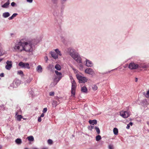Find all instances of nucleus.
Returning <instances> with one entry per match:
<instances>
[{
    "mask_svg": "<svg viewBox=\"0 0 149 149\" xmlns=\"http://www.w3.org/2000/svg\"><path fill=\"white\" fill-rule=\"evenodd\" d=\"M69 54L70 56L78 63H81V58L78 54L75 52L74 49H70Z\"/></svg>",
    "mask_w": 149,
    "mask_h": 149,
    "instance_id": "1",
    "label": "nucleus"
},
{
    "mask_svg": "<svg viewBox=\"0 0 149 149\" xmlns=\"http://www.w3.org/2000/svg\"><path fill=\"white\" fill-rule=\"evenodd\" d=\"M69 54L70 56L78 63H81V58L78 54L75 52L74 49H70Z\"/></svg>",
    "mask_w": 149,
    "mask_h": 149,
    "instance_id": "2",
    "label": "nucleus"
},
{
    "mask_svg": "<svg viewBox=\"0 0 149 149\" xmlns=\"http://www.w3.org/2000/svg\"><path fill=\"white\" fill-rule=\"evenodd\" d=\"M24 43L21 41L18 42L16 43L15 46L13 47L14 50L17 52H21L24 49Z\"/></svg>",
    "mask_w": 149,
    "mask_h": 149,
    "instance_id": "3",
    "label": "nucleus"
},
{
    "mask_svg": "<svg viewBox=\"0 0 149 149\" xmlns=\"http://www.w3.org/2000/svg\"><path fill=\"white\" fill-rule=\"evenodd\" d=\"M24 45H23V50L26 52H31L32 51V43L30 42H23Z\"/></svg>",
    "mask_w": 149,
    "mask_h": 149,
    "instance_id": "4",
    "label": "nucleus"
},
{
    "mask_svg": "<svg viewBox=\"0 0 149 149\" xmlns=\"http://www.w3.org/2000/svg\"><path fill=\"white\" fill-rule=\"evenodd\" d=\"M120 115L123 118H126L129 117L130 113L128 111H122L120 112Z\"/></svg>",
    "mask_w": 149,
    "mask_h": 149,
    "instance_id": "5",
    "label": "nucleus"
},
{
    "mask_svg": "<svg viewBox=\"0 0 149 149\" xmlns=\"http://www.w3.org/2000/svg\"><path fill=\"white\" fill-rule=\"evenodd\" d=\"M77 85L75 82L73 80L72 82L71 94L72 95L74 96L75 94V90Z\"/></svg>",
    "mask_w": 149,
    "mask_h": 149,
    "instance_id": "6",
    "label": "nucleus"
},
{
    "mask_svg": "<svg viewBox=\"0 0 149 149\" xmlns=\"http://www.w3.org/2000/svg\"><path fill=\"white\" fill-rule=\"evenodd\" d=\"M77 79L79 80L80 83H84L87 81V79L85 77H83L81 75H77Z\"/></svg>",
    "mask_w": 149,
    "mask_h": 149,
    "instance_id": "7",
    "label": "nucleus"
},
{
    "mask_svg": "<svg viewBox=\"0 0 149 149\" xmlns=\"http://www.w3.org/2000/svg\"><path fill=\"white\" fill-rule=\"evenodd\" d=\"M139 67L138 64L134 63V62H132L129 64L128 68L131 70H134L137 69Z\"/></svg>",
    "mask_w": 149,
    "mask_h": 149,
    "instance_id": "8",
    "label": "nucleus"
},
{
    "mask_svg": "<svg viewBox=\"0 0 149 149\" xmlns=\"http://www.w3.org/2000/svg\"><path fill=\"white\" fill-rule=\"evenodd\" d=\"M18 65L22 68H26L28 69L30 68L29 64L27 63H24L22 62H20L19 63Z\"/></svg>",
    "mask_w": 149,
    "mask_h": 149,
    "instance_id": "9",
    "label": "nucleus"
},
{
    "mask_svg": "<svg viewBox=\"0 0 149 149\" xmlns=\"http://www.w3.org/2000/svg\"><path fill=\"white\" fill-rule=\"evenodd\" d=\"M6 65L5 66L6 69L10 70L12 67V62L10 61H7L6 62Z\"/></svg>",
    "mask_w": 149,
    "mask_h": 149,
    "instance_id": "10",
    "label": "nucleus"
},
{
    "mask_svg": "<svg viewBox=\"0 0 149 149\" xmlns=\"http://www.w3.org/2000/svg\"><path fill=\"white\" fill-rule=\"evenodd\" d=\"M55 73H56V74L57 75V76H58V81L56 83H54V86H55V85L57 83H58V82L62 78V73H61L60 72H58V71H57V70H55Z\"/></svg>",
    "mask_w": 149,
    "mask_h": 149,
    "instance_id": "11",
    "label": "nucleus"
},
{
    "mask_svg": "<svg viewBox=\"0 0 149 149\" xmlns=\"http://www.w3.org/2000/svg\"><path fill=\"white\" fill-rule=\"evenodd\" d=\"M85 72L91 75H92L95 74V72L91 68H88L85 70Z\"/></svg>",
    "mask_w": 149,
    "mask_h": 149,
    "instance_id": "12",
    "label": "nucleus"
},
{
    "mask_svg": "<svg viewBox=\"0 0 149 149\" xmlns=\"http://www.w3.org/2000/svg\"><path fill=\"white\" fill-rule=\"evenodd\" d=\"M10 4L9 0H8L7 2L4 3L3 5L1 6L3 8H7L8 7V5Z\"/></svg>",
    "mask_w": 149,
    "mask_h": 149,
    "instance_id": "13",
    "label": "nucleus"
},
{
    "mask_svg": "<svg viewBox=\"0 0 149 149\" xmlns=\"http://www.w3.org/2000/svg\"><path fill=\"white\" fill-rule=\"evenodd\" d=\"M86 65L88 67H91L93 65L92 62L88 60H86Z\"/></svg>",
    "mask_w": 149,
    "mask_h": 149,
    "instance_id": "14",
    "label": "nucleus"
},
{
    "mask_svg": "<svg viewBox=\"0 0 149 149\" xmlns=\"http://www.w3.org/2000/svg\"><path fill=\"white\" fill-rule=\"evenodd\" d=\"M89 123L93 125L95 124H96L97 122V120H90L89 121Z\"/></svg>",
    "mask_w": 149,
    "mask_h": 149,
    "instance_id": "15",
    "label": "nucleus"
},
{
    "mask_svg": "<svg viewBox=\"0 0 149 149\" xmlns=\"http://www.w3.org/2000/svg\"><path fill=\"white\" fill-rule=\"evenodd\" d=\"M51 55L52 57L54 59H56L58 58V54L54 52H51Z\"/></svg>",
    "mask_w": 149,
    "mask_h": 149,
    "instance_id": "16",
    "label": "nucleus"
},
{
    "mask_svg": "<svg viewBox=\"0 0 149 149\" xmlns=\"http://www.w3.org/2000/svg\"><path fill=\"white\" fill-rule=\"evenodd\" d=\"M81 91L82 92L87 93V89L85 86L81 87Z\"/></svg>",
    "mask_w": 149,
    "mask_h": 149,
    "instance_id": "17",
    "label": "nucleus"
},
{
    "mask_svg": "<svg viewBox=\"0 0 149 149\" xmlns=\"http://www.w3.org/2000/svg\"><path fill=\"white\" fill-rule=\"evenodd\" d=\"M10 14L8 12H5L3 14V17L4 18H6L9 17Z\"/></svg>",
    "mask_w": 149,
    "mask_h": 149,
    "instance_id": "18",
    "label": "nucleus"
},
{
    "mask_svg": "<svg viewBox=\"0 0 149 149\" xmlns=\"http://www.w3.org/2000/svg\"><path fill=\"white\" fill-rule=\"evenodd\" d=\"M55 68L57 70H60L61 68V66L58 64H57L55 65Z\"/></svg>",
    "mask_w": 149,
    "mask_h": 149,
    "instance_id": "19",
    "label": "nucleus"
},
{
    "mask_svg": "<svg viewBox=\"0 0 149 149\" xmlns=\"http://www.w3.org/2000/svg\"><path fill=\"white\" fill-rule=\"evenodd\" d=\"M52 104L53 107H55L56 106L57 104V102L56 101L54 100L52 102Z\"/></svg>",
    "mask_w": 149,
    "mask_h": 149,
    "instance_id": "20",
    "label": "nucleus"
},
{
    "mask_svg": "<svg viewBox=\"0 0 149 149\" xmlns=\"http://www.w3.org/2000/svg\"><path fill=\"white\" fill-rule=\"evenodd\" d=\"M113 132L114 134L115 135H117L118 133V129L116 128H114L113 129Z\"/></svg>",
    "mask_w": 149,
    "mask_h": 149,
    "instance_id": "21",
    "label": "nucleus"
},
{
    "mask_svg": "<svg viewBox=\"0 0 149 149\" xmlns=\"http://www.w3.org/2000/svg\"><path fill=\"white\" fill-rule=\"evenodd\" d=\"M42 67L40 65L38 66L37 70L39 72H42Z\"/></svg>",
    "mask_w": 149,
    "mask_h": 149,
    "instance_id": "22",
    "label": "nucleus"
},
{
    "mask_svg": "<svg viewBox=\"0 0 149 149\" xmlns=\"http://www.w3.org/2000/svg\"><path fill=\"white\" fill-rule=\"evenodd\" d=\"M15 142L18 144H20L22 143L21 139H17L15 140Z\"/></svg>",
    "mask_w": 149,
    "mask_h": 149,
    "instance_id": "23",
    "label": "nucleus"
},
{
    "mask_svg": "<svg viewBox=\"0 0 149 149\" xmlns=\"http://www.w3.org/2000/svg\"><path fill=\"white\" fill-rule=\"evenodd\" d=\"M5 51L2 49H0V56L3 55L5 54Z\"/></svg>",
    "mask_w": 149,
    "mask_h": 149,
    "instance_id": "24",
    "label": "nucleus"
},
{
    "mask_svg": "<svg viewBox=\"0 0 149 149\" xmlns=\"http://www.w3.org/2000/svg\"><path fill=\"white\" fill-rule=\"evenodd\" d=\"M27 139L29 141H33L34 140V138L33 136H30L27 137Z\"/></svg>",
    "mask_w": 149,
    "mask_h": 149,
    "instance_id": "25",
    "label": "nucleus"
},
{
    "mask_svg": "<svg viewBox=\"0 0 149 149\" xmlns=\"http://www.w3.org/2000/svg\"><path fill=\"white\" fill-rule=\"evenodd\" d=\"M22 118V116L21 115H19L17 116V119L18 121H21Z\"/></svg>",
    "mask_w": 149,
    "mask_h": 149,
    "instance_id": "26",
    "label": "nucleus"
},
{
    "mask_svg": "<svg viewBox=\"0 0 149 149\" xmlns=\"http://www.w3.org/2000/svg\"><path fill=\"white\" fill-rule=\"evenodd\" d=\"M55 51L56 52V53L58 55V54L59 55L61 56V53L59 51V49H55Z\"/></svg>",
    "mask_w": 149,
    "mask_h": 149,
    "instance_id": "27",
    "label": "nucleus"
},
{
    "mask_svg": "<svg viewBox=\"0 0 149 149\" xmlns=\"http://www.w3.org/2000/svg\"><path fill=\"white\" fill-rule=\"evenodd\" d=\"M101 139V136L100 135H98L96 137V140L97 141H99Z\"/></svg>",
    "mask_w": 149,
    "mask_h": 149,
    "instance_id": "28",
    "label": "nucleus"
},
{
    "mask_svg": "<svg viewBox=\"0 0 149 149\" xmlns=\"http://www.w3.org/2000/svg\"><path fill=\"white\" fill-rule=\"evenodd\" d=\"M95 129L96 130V132L97 133V134H99L100 133V131L99 128L97 127H95Z\"/></svg>",
    "mask_w": 149,
    "mask_h": 149,
    "instance_id": "29",
    "label": "nucleus"
},
{
    "mask_svg": "<svg viewBox=\"0 0 149 149\" xmlns=\"http://www.w3.org/2000/svg\"><path fill=\"white\" fill-rule=\"evenodd\" d=\"M141 67L143 68L146 69L148 68V65L145 64H143L141 66Z\"/></svg>",
    "mask_w": 149,
    "mask_h": 149,
    "instance_id": "30",
    "label": "nucleus"
},
{
    "mask_svg": "<svg viewBox=\"0 0 149 149\" xmlns=\"http://www.w3.org/2000/svg\"><path fill=\"white\" fill-rule=\"evenodd\" d=\"M97 87L96 85H94L92 87V88L93 90L96 91L97 89Z\"/></svg>",
    "mask_w": 149,
    "mask_h": 149,
    "instance_id": "31",
    "label": "nucleus"
},
{
    "mask_svg": "<svg viewBox=\"0 0 149 149\" xmlns=\"http://www.w3.org/2000/svg\"><path fill=\"white\" fill-rule=\"evenodd\" d=\"M145 96L146 98L149 97V90L147 91V93L145 95Z\"/></svg>",
    "mask_w": 149,
    "mask_h": 149,
    "instance_id": "32",
    "label": "nucleus"
},
{
    "mask_svg": "<svg viewBox=\"0 0 149 149\" xmlns=\"http://www.w3.org/2000/svg\"><path fill=\"white\" fill-rule=\"evenodd\" d=\"M48 143L50 144H52L53 143V142L51 139H49L48 140Z\"/></svg>",
    "mask_w": 149,
    "mask_h": 149,
    "instance_id": "33",
    "label": "nucleus"
},
{
    "mask_svg": "<svg viewBox=\"0 0 149 149\" xmlns=\"http://www.w3.org/2000/svg\"><path fill=\"white\" fill-rule=\"evenodd\" d=\"M18 74L23 75V72L21 70H19L17 72Z\"/></svg>",
    "mask_w": 149,
    "mask_h": 149,
    "instance_id": "34",
    "label": "nucleus"
},
{
    "mask_svg": "<svg viewBox=\"0 0 149 149\" xmlns=\"http://www.w3.org/2000/svg\"><path fill=\"white\" fill-rule=\"evenodd\" d=\"M54 92H50L49 93V95L51 96H54Z\"/></svg>",
    "mask_w": 149,
    "mask_h": 149,
    "instance_id": "35",
    "label": "nucleus"
},
{
    "mask_svg": "<svg viewBox=\"0 0 149 149\" xmlns=\"http://www.w3.org/2000/svg\"><path fill=\"white\" fill-rule=\"evenodd\" d=\"M47 111V109L46 108H44L43 111L42 112L43 113H45Z\"/></svg>",
    "mask_w": 149,
    "mask_h": 149,
    "instance_id": "36",
    "label": "nucleus"
},
{
    "mask_svg": "<svg viewBox=\"0 0 149 149\" xmlns=\"http://www.w3.org/2000/svg\"><path fill=\"white\" fill-rule=\"evenodd\" d=\"M46 62H47L48 60V57L47 56L45 57L44 58Z\"/></svg>",
    "mask_w": 149,
    "mask_h": 149,
    "instance_id": "37",
    "label": "nucleus"
},
{
    "mask_svg": "<svg viewBox=\"0 0 149 149\" xmlns=\"http://www.w3.org/2000/svg\"><path fill=\"white\" fill-rule=\"evenodd\" d=\"M15 4V3L14 2H12L11 3V5L12 6H14Z\"/></svg>",
    "mask_w": 149,
    "mask_h": 149,
    "instance_id": "38",
    "label": "nucleus"
},
{
    "mask_svg": "<svg viewBox=\"0 0 149 149\" xmlns=\"http://www.w3.org/2000/svg\"><path fill=\"white\" fill-rule=\"evenodd\" d=\"M109 149H113V147L112 146L109 145Z\"/></svg>",
    "mask_w": 149,
    "mask_h": 149,
    "instance_id": "39",
    "label": "nucleus"
},
{
    "mask_svg": "<svg viewBox=\"0 0 149 149\" xmlns=\"http://www.w3.org/2000/svg\"><path fill=\"white\" fill-rule=\"evenodd\" d=\"M17 15V13H15L13 14L12 16H13L14 18V17H15Z\"/></svg>",
    "mask_w": 149,
    "mask_h": 149,
    "instance_id": "40",
    "label": "nucleus"
},
{
    "mask_svg": "<svg viewBox=\"0 0 149 149\" xmlns=\"http://www.w3.org/2000/svg\"><path fill=\"white\" fill-rule=\"evenodd\" d=\"M41 117H39V118H38V121L39 122H40L41 121Z\"/></svg>",
    "mask_w": 149,
    "mask_h": 149,
    "instance_id": "41",
    "label": "nucleus"
},
{
    "mask_svg": "<svg viewBox=\"0 0 149 149\" xmlns=\"http://www.w3.org/2000/svg\"><path fill=\"white\" fill-rule=\"evenodd\" d=\"M33 0H26L27 2L30 3H31L32 2Z\"/></svg>",
    "mask_w": 149,
    "mask_h": 149,
    "instance_id": "42",
    "label": "nucleus"
},
{
    "mask_svg": "<svg viewBox=\"0 0 149 149\" xmlns=\"http://www.w3.org/2000/svg\"><path fill=\"white\" fill-rule=\"evenodd\" d=\"M130 125H129L128 124L126 127V128L127 129H129L130 128Z\"/></svg>",
    "mask_w": 149,
    "mask_h": 149,
    "instance_id": "43",
    "label": "nucleus"
},
{
    "mask_svg": "<svg viewBox=\"0 0 149 149\" xmlns=\"http://www.w3.org/2000/svg\"><path fill=\"white\" fill-rule=\"evenodd\" d=\"M0 76L1 77H3L4 76V74L3 73H1L0 74Z\"/></svg>",
    "mask_w": 149,
    "mask_h": 149,
    "instance_id": "44",
    "label": "nucleus"
},
{
    "mask_svg": "<svg viewBox=\"0 0 149 149\" xmlns=\"http://www.w3.org/2000/svg\"><path fill=\"white\" fill-rule=\"evenodd\" d=\"M52 1L55 3H56L57 1V0H52Z\"/></svg>",
    "mask_w": 149,
    "mask_h": 149,
    "instance_id": "45",
    "label": "nucleus"
},
{
    "mask_svg": "<svg viewBox=\"0 0 149 149\" xmlns=\"http://www.w3.org/2000/svg\"><path fill=\"white\" fill-rule=\"evenodd\" d=\"M14 18L13 17V16H12L11 17L9 18V19H13Z\"/></svg>",
    "mask_w": 149,
    "mask_h": 149,
    "instance_id": "46",
    "label": "nucleus"
},
{
    "mask_svg": "<svg viewBox=\"0 0 149 149\" xmlns=\"http://www.w3.org/2000/svg\"><path fill=\"white\" fill-rule=\"evenodd\" d=\"M94 126L93 125H91V129L90 130H92V129H93L94 128Z\"/></svg>",
    "mask_w": 149,
    "mask_h": 149,
    "instance_id": "47",
    "label": "nucleus"
},
{
    "mask_svg": "<svg viewBox=\"0 0 149 149\" xmlns=\"http://www.w3.org/2000/svg\"><path fill=\"white\" fill-rule=\"evenodd\" d=\"M44 116V113H42L40 116V117H43Z\"/></svg>",
    "mask_w": 149,
    "mask_h": 149,
    "instance_id": "48",
    "label": "nucleus"
},
{
    "mask_svg": "<svg viewBox=\"0 0 149 149\" xmlns=\"http://www.w3.org/2000/svg\"><path fill=\"white\" fill-rule=\"evenodd\" d=\"M133 123L132 122H130L129 123V125H130L132 126L133 125Z\"/></svg>",
    "mask_w": 149,
    "mask_h": 149,
    "instance_id": "49",
    "label": "nucleus"
},
{
    "mask_svg": "<svg viewBox=\"0 0 149 149\" xmlns=\"http://www.w3.org/2000/svg\"><path fill=\"white\" fill-rule=\"evenodd\" d=\"M80 69H82L83 68V66L81 64L80 65Z\"/></svg>",
    "mask_w": 149,
    "mask_h": 149,
    "instance_id": "50",
    "label": "nucleus"
},
{
    "mask_svg": "<svg viewBox=\"0 0 149 149\" xmlns=\"http://www.w3.org/2000/svg\"><path fill=\"white\" fill-rule=\"evenodd\" d=\"M3 58H0V62H1L3 60Z\"/></svg>",
    "mask_w": 149,
    "mask_h": 149,
    "instance_id": "51",
    "label": "nucleus"
},
{
    "mask_svg": "<svg viewBox=\"0 0 149 149\" xmlns=\"http://www.w3.org/2000/svg\"><path fill=\"white\" fill-rule=\"evenodd\" d=\"M18 113V112H17V111L16 112V113H15L16 116H17V115Z\"/></svg>",
    "mask_w": 149,
    "mask_h": 149,
    "instance_id": "52",
    "label": "nucleus"
},
{
    "mask_svg": "<svg viewBox=\"0 0 149 149\" xmlns=\"http://www.w3.org/2000/svg\"><path fill=\"white\" fill-rule=\"evenodd\" d=\"M138 79L137 78H136L135 79V81L137 82V81Z\"/></svg>",
    "mask_w": 149,
    "mask_h": 149,
    "instance_id": "53",
    "label": "nucleus"
},
{
    "mask_svg": "<svg viewBox=\"0 0 149 149\" xmlns=\"http://www.w3.org/2000/svg\"><path fill=\"white\" fill-rule=\"evenodd\" d=\"M1 148H2V147H1V145H0V149H1Z\"/></svg>",
    "mask_w": 149,
    "mask_h": 149,
    "instance_id": "54",
    "label": "nucleus"
},
{
    "mask_svg": "<svg viewBox=\"0 0 149 149\" xmlns=\"http://www.w3.org/2000/svg\"><path fill=\"white\" fill-rule=\"evenodd\" d=\"M42 149H47L46 148H43Z\"/></svg>",
    "mask_w": 149,
    "mask_h": 149,
    "instance_id": "55",
    "label": "nucleus"
},
{
    "mask_svg": "<svg viewBox=\"0 0 149 149\" xmlns=\"http://www.w3.org/2000/svg\"><path fill=\"white\" fill-rule=\"evenodd\" d=\"M23 119L24 120H25L26 119V118H23Z\"/></svg>",
    "mask_w": 149,
    "mask_h": 149,
    "instance_id": "56",
    "label": "nucleus"
},
{
    "mask_svg": "<svg viewBox=\"0 0 149 149\" xmlns=\"http://www.w3.org/2000/svg\"><path fill=\"white\" fill-rule=\"evenodd\" d=\"M24 149H28L27 148H25Z\"/></svg>",
    "mask_w": 149,
    "mask_h": 149,
    "instance_id": "57",
    "label": "nucleus"
},
{
    "mask_svg": "<svg viewBox=\"0 0 149 149\" xmlns=\"http://www.w3.org/2000/svg\"><path fill=\"white\" fill-rule=\"evenodd\" d=\"M63 1H65L66 0H63Z\"/></svg>",
    "mask_w": 149,
    "mask_h": 149,
    "instance_id": "58",
    "label": "nucleus"
},
{
    "mask_svg": "<svg viewBox=\"0 0 149 149\" xmlns=\"http://www.w3.org/2000/svg\"><path fill=\"white\" fill-rule=\"evenodd\" d=\"M34 149H38L37 148H34Z\"/></svg>",
    "mask_w": 149,
    "mask_h": 149,
    "instance_id": "59",
    "label": "nucleus"
},
{
    "mask_svg": "<svg viewBox=\"0 0 149 149\" xmlns=\"http://www.w3.org/2000/svg\"><path fill=\"white\" fill-rule=\"evenodd\" d=\"M1 43H0V46H1Z\"/></svg>",
    "mask_w": 149,
    "mask_h": 149,
    "instance_id": "60",
    "label": "nucleus"
}]
</instances>
